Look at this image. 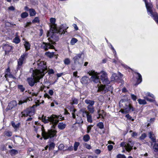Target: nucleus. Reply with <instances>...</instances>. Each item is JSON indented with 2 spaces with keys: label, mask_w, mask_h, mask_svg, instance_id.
Segmentation results:
<instances>
[{
  "label": "nucleus",
  "mask_w": 158,
  "mask_h": 158,
  "mask_svg": "<svg viewBox=\"0 0 158 158\" xmlns=\"http://www.w3.org/2000/svg\"><path fill=\"white\" fill-rule=\"evenodd\" d=\"M99 77H100V79L103 82L104 85L101 84L98 85V87L97 92H99L100 91H104L105 92L108 91V85L109 84V81L108 80L107 74L104 71H102L99 73H98Z\"/></svg>",
  "instance_id": "obj_1"
},
{
  "label": "nucleus",
  "mask_w": 158,
  "mask_h": 158,
  "mask_svg": "<svg viewBox=\"0 0 158 158\" xmlns=\"http://www.w3.org/2000/svg\"><path fill=\"white\" fill-rule=\"evenodd\" d=\"M39 118L41 119L42 121L45 123L50 122L52 124V127L54 128H55L60 120L59 118L57 117V115L55 114H52L48 117H44L43 115L41 117H39Z\"/></svg>",
  "instance_id": "obj_2"
},
{
  "label": "nucleus",
  "mask_w": 158,
  "mask_h": 158,
  "mask_svg": "<svg viewBox=\"0 0 158 158\" xmlns=\"http://www.w3.org/2000/svg\"><path fill=\"white\" fill-rule=\"evenodd\" d=\"M37 64V69H35L33 72L37 73L41 77H43L47 72V66L46 64L44 61H40L38 60L36 63Z\"/></svg>",
  "instance_id": "obj_3"
},
{
  "label": "nucleus",
  "mask_w": 158,
  "mask_h": 158,
  "mask_svg": "<svg viewBox=\"0 0 158 158\" xmlns=\"http://www.w3.org/2000/svg\"><path fill=\"white\" fill-rule=\"evenodd\" d=\"M120 106H122L123 109L121 110V112L123 114H127L131 111H133L135 109L128 102L121 100L119 102Z\"/></svg>",
  "instance_id": "obj_4"
},
{
  "label": "nucleus",
  "mask_w": 158,
  "mask_h": 158,
  "mask_svg": "<svg viewBox=\"0 0 158 158\" xmlns=\"http://www.w3.org/2000/svg\"><path fill=\"white\" fill-rule=\"evenodd\" d=\"M42 135L44 139H46L49 138H52L56 136V131L52 129L48 130L47 132L44 131V127H42Z\"/></svg>",
  "instance_id": "obj_5"
},
{
  "label": "nucleus",
  "mask_w": 158,
  "mask_h": 158,
  "mask_svg": "<svg viewBox=\"0 0 158 158\" xmlns=\"http://www.w3.org/2000/svg\"><path fill=\"white\" fill-rule=\"evenodd\" d=\"M40 105V104L36 103L35 105H33L31 107L22 112V116L26 117L29 116L31 117L35 114L34 108Z\"/></svg>",
  "instance_id": "obj_6"
},
{
  "label": "nucleus",
  "mask_w": 158,
  "mask_h": 158,
  "mask_svg": "<svg viewBox=\"0 0 158 158\" xmlns=\"http://www.w3.org/2000/svg\"><path fill=\"white\" fill-rule=\"evenodd\" d=\"M33 77L28 78L27 79V82L30 86H33L35 84L39 82V80L42 78L41 76L38 75L37 73L33 72Z\"/></svg>",
  "instance_id": "obj_7"
},
{
  "label": "nucleus",
  "mask_w": 158,
  "mask_h": 158,
  "mask_svg": "<svg viewBox=\"0 0 158 158\" xmlns=\"http://www.w3.org/2000/svg\"><path fill=\"white\" fill-rule=\"evenodd\" d=\"M88 74L90 76H92L91 77L90 79L94 83H99V85H101L100 82V79L99 78V76L97 72H95L94 71H89L88 72Z\"/></svg>",
  "instance_id": "obj_8"
},
{
  "label": "nucleus",
  "mask_w": 158,
  "mask_h": 158,
  "mask_svg": "<svg viewBox=\"0 0 158 158\" xmlns=\"http://www.w3.org/2000/svg\"><path fill=\"white\" fill-rule=\"evenodd\" d=\"M66 25L64 24L60 26V27H54V29L52 31V33H59V35L64 34L65 33L66 30L68 28L66 27Z\"/></svg>",
  "instance_id": "obj_9"
},
{
  "label": "nucleus",
  "mask_w": 158,
  "mask_h": 158,
  "mask_svg": "<svg viewBox=\"0 0 158 158\" xmlns=\"http://www.w3.org/2000/svg\"><path fill=\"white\" fill-rule=\"evenodd\" d=\"M82 54V53L79 54L74 57L73 60L75 64L81 66L83 64V61L81 57Z\"/></svg>",
  "instance_id": "obj_10"
},
{
  "label": "nucleus",
  "mask_w": 158,
  "mask_h": 158,
  "mask_svg": "<svg viewBox=\"0 0 158 158\" xmlns=\"http://www.w3.org/2000/svg\"><path fill=\"white\" fill-rule=\"evenodd\" d=\"M28 53L25 52L23 53L20 57L18 61V69H19L20 67L23 64V61L25 60L27 58Z\"/></svg>",
  "instance_id": "obj_11"
},
{
  "label": "nucleus",
  "mask_w": 158,
  "mask_h": 158,
  "mask_svg": "<svg viewBox=\"0 0 158 158\" xmlns=\"http://www.w3.org/2000/svg\"><path fill=\"white\" fill-rule=\"evenodd\" d=\"M51 36L50 38H48V40L51 42L52 44H55V42L59 40V33H54Z\"/></svg>",
  "instance_id": "obj_12"
},
{
  "label": "nucleus",
  "mask_w": 158,
  "mask_h": 158,
  "mask_svg": "<svg viewBox=\"0 0 158 158\" xmlns=\"http://www.w3.org/2000/svg\"><path fill=\"white\" fill-rule=\"evenodd\" d=\"M17 102L15 101H12L9 103L6 110V111L11 110H14V109L17 106Z\"/></svg>",
  "instance_id": "obj_13"
},
{
  "label": "nucleus",
  "mask_w": 158,
  "mask_h": 158,
  "mask_svg": "<svg viewBox=\"0 0 158 158\" xmlns=\"http://www.w3.org/2000/svg\"><path fill=\"white\" fill-rule=\"evenodd\" d=\"M119 75L120 76V77H119L118 76H117L115 73L113 74L110 78L111 81H113L114 80L118 81L119 80H120L122 83H123V81L121 79V78L123 76V75L120 73H119Z\"/></svg>",
  "instance_id": "obj_14"
},
{
  "label": "nucleus",
  "mask_w": 158,
  "mask_h": 158,
  "mask_svg": "<svg viewBox=\"0 0 158 158\" xmlns=\"http://www.w3.org/2000/svg\"><path fill=\"white\" fill-rule=\"evenodd\" d=\"M134 144V142L131 141H129L126 143V146H125V148L127 151L130 152L132 149L133 146Z\"/></svg>",
  "instance_id": "obj_15"
},
{
  "label": "nucleus",
  "mask_w": 158,
  "mask_h": 158,
  "mask_svg": "<svg viewBox=\"0 0 158 158\" xmlns=\"http://www.w3.org/2000/svg\"><path fill=\"white\" fill-rule=\"evenodd\" d=\"M3 48L5 50V53L6 54L7 52H9L12 50L13 47L9 45L8 44H5Z\"/></svg>",
  "instance_id": "obj_16"
},
{
  "label": "nucleus",
  "mask_w": 158,
  "mask_h": 158,
  "mask_svg": "<svg viewBox=\"0 0 158 158\" xmlns=\"http://www.w3.org/2000/svg\"><path fill=\"white\" fill-rule=\"evenodd\" d=\"M98 113L99 117H98V118H103L106 115V113L103 110H99L98 111Z\"/></svg>",
  "instance_id": "obj_17"
},
{
  "label": "nucleus",
  "mask_w": 158,
  "mask_h": 158,
  "mask_svg": "<svg viewBox=\"0 0 158 158\" xmlns=\"http://www.w3.org/2000/svg\"><path fill=\"white\" fill-rule=\"evenodd\" d=\"M50 22L52 24V26H51V29H52V30H54V27H56V25L55 24V23L56 22V19L55 18H52L50 19Z\"/></svg>",
  "instance_id": "obj_18"
},
{
  "label": "nucleus",
  "mask_w": 158,
  "mask_h": 158,
  "mask_svg": "<svg viewBox=\"0 0 158 158\" xmlns=\"http://www.w3.org/2000/svg\"><path fill=\"white\" fill-rule=\"evenodd\" d=\"M89 78L86 76H84L81 79V82L83 84H87Z\"/></svg>",
  "instance_id": "obj_19"
},
{
  "label": "nucleus",
  "mask_w": 158,
  "mask_h": 158,
  "mask_svg": "<svg viewBox=\"0 0 158 158\" xmlns=\"http://www.w3.org/2000/svg\"><path fill=\"white\" fill-rule=\"evenodd\" d=\"M66 125L64 123H59L58 125V128L61 130H63L66 127Z\"/></svg>",
  "instance_id": "obj_20"
},
{
  "label": "nucleus",
  "mask_w": 158,
  "mask_h": 158,
  "mask_svg": "<svg viewBox=\"0 0 158 158\" xmlns=\"http://www.w3.org/2000/svg\"><path fill=\"white\" fill-rule=\"evenodd\" d=\"M85 102L88 105V106H93L94 104V101L86 99L85 101Z\"/></svg>",
  "instance_id": "obj_21"
},
{
  "label": "nucleus",
  "mask_w": 158,
  "mask_h": 158,
  "mask_svg": "<svg viewBox=\"0 0 158 158\" xmlns=\"http://www.w3.org/2000/svg\"><path fill=\"white\" fill-rule=\"evenodd\" d=\"M135 73L137 74L138 75L139 77L137 79V82L135 85H137L142 81V76L140 73Z\"/></svg>",
  "instance_id": "obj_22"
},
{
  "label": "nucleus",
  "mask_w": 158,
  "mask_h": 158,
  "mask_svg": "<svg viewBox=\"0 0 158 158\" xmlns=\"http://www.w3.org/2000/svg\"><path fill=\"white\" fill-rule=\"evenodd\" d=\"M29 13L30 16H34L36 14V12L35 10L32 8H31L30 9Z\"/></svg>",
  "instance_id": "obj_23"
},
{
  "label": "nucleus",
  "mask_w": 158,
  "mask_h": 158,
  "mask_svg": "<svg viewBox=\"0 0 158 158\" xmlns=\"http://www.w3.org/2000/svg\"><path fill=\"white\" fill-rule=\"evenodd\" d=\"M151 16L154 17L155 20L158 23V14L156 13H153L151 14Z\"/></svg>",
  "instance_id": "obj_24"
},
{
  "label": "nucleus",
  "mask_w": 158,
  "mask_h": 158,
  "mask_svg": "<svg viewBox=\"0 0 158 158\" xmlns=\"http://www.w3.org/2000/svg\"><path fill=\"white\" fill-rule=\"evenodd\" d=\"M76 122L75 123L80 124L82 123H83V121L82 120L81 117H77L76 119Z\"/></svg>",
  "instance_id": "obj_25"
},
{
  "label": "nucleus",
  "mask_w": 158,
  "mask_h": 158,
  "mask_svg": "<svg viewBox=\"0 0 158 158\" xmlns=\"http://www.w3.org/2000/svg\"><path fill=\"white\" fill-rule=\"evenodd\" d=\"M20 125V123H18L15 124L14 121H12L11 122L12 126L15 129H16L18 128L19 127Z\"/></svg>",
  "instance_id": "obj_26"
},
{
  "label": "nucleus",
  "mask_w": 158,
  "mask_h": 158,
  "mask_svg": "<svg viewBox=\"0 0 158 158\" xmlns=\"http://www.w3.org/2000/svg\"><path fill=\"white\" fill-rule=\"evenodd\" d=\"M146 7L147 9V11L149 12L150 14H152L153 12L152 10V7L150 5H149L148 3L145 4Z\"/></svg>",
  "instance_id": "obj_27"
},
{
  "label": "nucleus",
  "mask_w": 158,
  "mask_h": 158,
  "mask_svg": "<svg viewBox=\"0 0 158 158\" xmlns=\"http://www.w3.org/2000/svg\"><path fill=\"white\" fill-rule=\"evenodd\" d=\"M149 138L151 139L153 142H156V139L154 135L151 132H150L149 133Z\"/></svg>",
  "instance_id": "obj_28"
},
{
  "label": "nucleus",
  "mask_w": 158,
  "mask_h": 158,
  "mask_svg": "<svg viewBox=\"0 0 158 158\" xmlns=\"http://www.w3.org/2000/svg\"><path fill=\"white\" fill-rule=\"evenodd\" d=\"M26 51H27L30 49V45L28 42L26 41L24 44Z\"/></svg>",
  "instance_id": "obj_29"
},
{
  "label": "nucleus",
  "mask_w": 158,
  "mask_h": 158,
  "mask_svg": "<svg viewBox=\"0 0 158 158\" xmlns=\"http://www.w3.org/2000/svg\"><path fill=\"white\" fill-rule=\"evenodd\" d=\"M88 110L91 113H93L94 112V108L93 106H87Z\"/></svg>",
  "instance_id": "obj_30"
},
{
  "label": "nucleus",
  "mask_w": 158,
  "mask_h": 158,
  "mask_svg": "<svg viewBox=\"0 0 158 158\" xmlns=\"http://www.w3.org/2000/svg\"><path fill=\"white\" fill-rule=\"evenodd\" d=\"M72 102H71V104L72 105H73L74 104H77L78 103V100L75 98H72Z\"/></svg>",
  "instance_id": "obj_31"
},
{
  "label": "nucleus",
  "mask_w": 158,
  "mask_h": 158,
  "mask_svg": "<svg viewBox=\"0 0 158 158\" xmlns=\"http://www.w3.org/2000/svg\"><path fill=\"white\" fill-rule=\"evenodd\" d=\"M28 100H29V101L30 100L29 99V98H25L23 100H21L19 101V105H20L22 104L23 103H24L25 102H27Z\"/></svg>",
  "instance_id": "obj_32"
},
{
  "label": "nucleus",
  "mask_w": 158,
  "mask_h": 158,
  "mask_svg": "<svg viewBox=\"0 0 158 158\" xmlns=\"http://www.w3.org/2000/svg\"><path fill=\"white\" fill-rule=\"evenodd\" d=\"M4 134L5 136H6L8 137H10L12 135V132L9 131H5L4 132Z\"/></svg>",
  "instance_id": "obj_33"
},
{
  "label": "nucleus",
  "mask_w": 158,
  "mask_h": 158,
  "mask_svg": "<svg viewBox=\"0 0 158 158\" xmlns=\"http://www.w3.org/2000/svg\"><path fill=\"white\" fill-rule=\"evenodd\" d=\"M83 139L85 142H88L90 139V137L89 135H85L83 137Z\"/></svg>",
  "instance_id": "obj_34"
},
{
  "label": "nucleus",
  "mask_w": 158,
  "mask_h": 158,
  "mask_svg": "<svg viewBox=\"0 0 158 158\" xmlns=\"http://www.w3.org/2000/svg\"><path fill=\"white\" fill-rule=\"evenodd\" d=\"M10 153L11 155H15L18 153V151L15 149H12L10 151Z\"/></svg>",
  "instance_id": "obj_35"
},
{
  "label": "nucleus",
  "mask_w": 158,
  "mask_h": 158,
  "mask_svg": "<svg viewBox=\"0 0 158 158\" xmlns=\"http://www.w3.org/2000/svg\"><path fill=\"white\" fill-rule=\"evenodd\" d=\"M18 88L22 92H23L25 90V87L22 85H18Z\"/></svg>",
  "instance_id": "obj_36"
},
{
  "label": "nucleus",
  "mask_w": 158,
  "mask_h": 158,
  "mask_svg": "<svg viewBox=\"0 0 158 158\" xmlns=\"http://www.w3.org/2000/svg\"><path fill=\"white\" fill-rule=\"evenodd\" d=\"M87 121L88 122L90 123L92 122V116L90 114H89L87 115Z\"/></svg>",
  "instance_id": "obj_37"
},
{
  "label": "nucleus",
  "mask_w": 158,
  "mask_h": 158,
  "mask_svg": "<svg viewBox=\"0 0 158 158\" xmlns=\"http://www.w3.org/2000/svg\"><path fill=\"white\" fill-rule=\"evenodd\" d=\"M138 101L139 103L140 104H146V102L145 100L139 99L138 100Z\"/></svg>",
  "instance_id": "obj_38"
},
{
  "label": "nucleus",
  "mask_w": 158,
  "mask_h": 158,
  "mask_svg": "<svg viewBox=\"0 0 158 158\" xmlns=\"http://www.w3.org/2000/svg\"><path fill=\"white\" fill-rule=\"evenodd\" d=\"M65 147L64 146L63 144H60L58 147V149L59 150H63L64 151H65L64 150V149L66 148H65Z\"/></svg>",
  "instance_id": "obj_39"
},
{
  "label": "nucleus",
  "mask_w": 158,
  "mask_h": 158,
  "mask_svg": "<svg viewBox=\"0 0 158 158\" xmlns=\"http://www.w3.org/2000/svg\"><path fill=\"white\" fill-rule=\"evenodd\" d=\"M28 16V14L27 12H25L21 14V16L22 18H25Z\"/></svg>",
  "instance_id": "obj_40"
},
{
  "label": "nucleus",
  "mask_w": 158,
  "mask_h": 158,
  "mask_svg": "<svg viewBox=\"0 0 158 158\" xmlns=\"http://www.w3.org/2000/svg\"><path fill=\"white\" fill-rule=\"evenodd\" d=\"M80 143L78 142H75L74 145V149L75 151L77 150L78 147L79 146Z\"/></svg>",
  "instance_id": "obj_41"
},
{
  "label": "nucleus",
  "mask_w": 158,
  "mask_h": 158,
  "mask_svg": "<svg viewBox=\"0 0 158 158\" xmlns=\"http://www.w3.org/2000/svg\"><path fill=\"white\" fill-rule=\"evenodd\" d=\"M64 61V64L66 65H68L70 63V60L69 58L65 59Z\"/></svg>",
  "instance_id": "obj_42"
},
{
  "label": "nucleus",
  "mask_w": 158,
  "mask_h": 158,
  "mask_svg": "<svg viewBox=\"0 0 158 158\" xmlns=\"http://www.w3.org/2000/svg\"><path fill=\"white\" fill-rule=\"evenodd\" d=\"M97 126L99 128L101 129H102L104 127V125L102 123L100 122L98 123L97 125Z\"/></svg>",
  "instance_id": "obj_43"
},
{
  "label": "nucleus",
  "mask_w": 158,
  "mask_h": 158,
  "mask_svg": "<svg viewBox=\"0 0 158 158\" xmlns=\"http://www.w3.org/2000/svg\"><path fill=\"white\" fill-rule=\"evenodd\" d=\"M46 48H47V50L49 49H53L54 48V47L52 45H51L50 43H48Z\"/></svg>",
  "instance_id": "obj_44"
},
{
  "label": "nucleus",
  "mask_w": 158,
  "mask_h": 158,
  "mask_svg": "<svg viewBox=\"0 0 158 158\" xmlns=\"http://www.w3.org/2000/svg\"><path fill=\"white\" fill-rule=\"evenodd\" d=\"M55 144L54 143L52 142L50 143L49 145L48 146L49 150H51L53 149L55 147Z\"/></svg>",
  "instance_id": "obj_45"
},
{
  "label": "nucleus",
  "mask_w": 158,
  "mask_h": 158,
  "mask_svg": "<svg viewBox=\"0 0 158 158\" xmlns=\"http://www.w3.org/2000/svg\"><path fill=\"white\" fill-rule=\"evenodd\" d=\"M20 40L18 37H15L13 39V42L15 44H18L20 42Z\"/></svg>",
  "instance_id": "obj_46"
},
{
  "label": "nucleus",
  "mask_w": 158,
  "mask_h": 158,
  "mask_svg": "<svg viewBox=\"0 0 158 158\" xmlns=\"http://www.w3.org/2000/svg\"><path fill=\"white\" fill-rule=\"evenodd\" d=\"M45 54L47 56L51 58L54 55V53L50 52H47L45 53Z\"/></svg>",
  "instance_id": "obj_47"
},
{
  "label": "nucleus",
  "mask_w": 158,
  "mask_h": 158,
  "mask_svg": "<svg viewBox=\"0 0 158 158\" xmlns=\"http://www.w3.org/2000/svg\"><path fill=\"white\" fill-rule=\"evenodd\" d=\"M77 41V40L76 39L73 38L71 41L70 44L72 45H74Z\"/></svg>",
  "instance_id": "obj_48"
},
{
  "label": "nucleus",
  "mask_w": 158,
  "mask_h": 158,
  "mask_svg": "<svg viewBox=\"0 0 158 158\" xmlns=\"http://www.w3.org/2000/svg\"><path fill=\"white\" fill-rule=\"evenodd\" d=\"M153 148L154 149V151L157 152H158V143H155L153 146Z\"/></svg>",
  "instance_id": "obj_49"
},
{
  "label": "nucleus",
  "mask_w": 158,
  "mask_h": 158,
  "mask_svg": "<svg viewBox=\"0 0 158 158\" xmlns=\"http://www.w3.org/2000/svg\"><path fill=\"white\" fill-rule=\"evenodd\" d=\"M125 117L128 119L131 120L132 121H134V118H132V117L128 114H126L125 116Z\"/></svg>",
  "instance_id": "obj_50"
},
{
  "label": "nucleus",
  "mask_w": 158,
  "mask_h": 158,
  "mask_svg": "<svg viewBox=\"0 0 158 158\" xmlns=\"http://www.w3.org/2000/svg\"><path fill=\"white\" fill-rule=\"evenodd\" d=\"M73 150V147L72 146H70L68 148L66 147V148L64 149L65 151H71Z\"/></svg>",
  "instance_id": "obj_51"
},
{
  "label": "nucleus",
  "mask_w": 158,
  "mask_h": 158,
  "mask_svg": "<svg viewBox=\"0 0 158 158\" xmlns=\"http://www.w3.org/2000/svg\"><path fill=\"white\" fill-rule=\"evenodd\" d=\"M48 43H45L44 42H43V44L44 45H42V46L43 47V48L44 49L45 51L47 50V45Z\"/></svg>",
  "instance_id": "obj_52"
},
{
  "label": "nucleus",
  "mask_w": 158,
  "mask_h": 158,
  "mask_svg": "<svg viewBox=\"0 0 158 158\" xmlns=\"http://www.w3.org/2000/svg\"><path fill=\"white\" fill-rule=\"evenodd\" d=\"M117 158H126L125 155L119 154L117 155L116 156Z\"/></svg>",
  "instance_id": "obj_53"
},
{
  "label": "nucleus",
  "mask_w": 158,
  "mask_h": 158,
  "mask_svg": "<svg viewBox=\"0 0 158 158\" xmlns=\"http://www.w3.org/2000/svg\"><path fill=\"white\" fill-rule=\"evenodd\" d=\"M89 114V113L86 110H84L82 111V115L83 117H85L86 116H87V115Z\"/></svg>",
  "instance_id": "obj_54"
},
{
  "label": "nucleus",
  "mask_w": 158,
  "mask_h": 158,
  "mask_svg": "<svg viewBox=\"0 0 158 158\" xmlns=\"http://www.w3.org/2000/svg\"><path fill=\"white\" fill-rule=\"evenodd\" d=\"M39 21L40 20L39 18V17H37L35 18L34 19L32 20V22L33 23H39Z\"/></svg>",
  "instance_id": "obj_55"
},
{
  "label": "nucleus",
  "mask_w": 158,
  "mask_h": 158,
  "mask_svg": "<svg viewBox=\"0 0 158 158\" xmlns=\"http://www.w3.org/2000/svg\"><path fill=\"white\" fill-rule=\"evenodd\" d=\"M146 136V134L145 133L142 134L139 137V139L141 140L144 139Z\"/></svg>",
  "instance_id": "obj_56"
},
{
  "label": "nucleus",
  "mask_w": 158,
  "mask_h": 158,
  "mask_svg": "<svg viewBox=\"0 0 158 158\" xmlns=\"http://www.w3.org/2000/svg\"><path fill=\"white\" fill-rule=\"evenodd\" d=\"M93 127V126L91 125V126H89L87 127V132L88 133H89L90 132L91 129V127Z\"/></svg>",
  "instance_id": "obj_57"
},
{
  "label": "nucleus",
  "mask_w": 158,
  "mask_h": 158,
  "mask_svg": "<svg viewBox=\"0 0 158 158\" xmlns=\"http://www.w3.org/2000/svg\"><path fill=\"white\" fill-rule=\"evenodd\" d=\"M131 98L134 101H136L137 99V97L134 95V94H131Z\"/></svg>",
  "instance_id": "obj_58"
},
{
  "label": "nucleus",
  "mask_w": 158,
  "mask_h": 158,
  "mask_svg": "<svg viewBox=\"0 0 158 158\" xmlns=\"http://www.w3.org/2000/svg\"><path fill=\"white\" fill-rule=\"evenodd\" d=\"M145 99L148 101H150V102H153L154 101V100L152 99H150L149 98H148V97H146L145 98Z\"/></svg>",
  "instance_id": "obj_59"
},
{
  "label": "nucleus",
  "mask_w": 158,
  "mask_h": 158,
  "mask_svg": "<svg viewBox=\"0 0 158 158\" xmlns=\"http://www.w3.org/2000/svg\"><path fill=\"white\" fill-rule=\"evenodd\" d=\"M147 95L149 96V97H150L153 98H154V95L152 94H151L150 93L148 92V93H147Z\"/></svg>",
  "instance_id": "obj_60"
},
{
  "label": "nucleus",
  "mask_w": 158,
  "mask_h": 158,
  "mask_svg": "<svg viewBox=\"0 0 158 158\" xmlns=\"http://www.w3.org/2000/svg\"><path fill=\"white\" fill-rule=\"evenodd\" d=\"M75 111H76L75 110H74L73 111L72 113L73 117L74 119L76 118V116L74 114V112H75Z\"/></svg>",
  "instance_id": "obj_61"
},
{
  "label": "nucleus",
  "mask_w": 158,
  "mask_h": 158,
  "mask_svg": "<svg viewBox=\"0 0 158 158\" xmlns=\"http://www.w3.org/2000/svg\"><path fill=\"white\" fill-rule=\"evenodd\" d=\"M126 146V144L125 142H122L120 143V146L121 147H124L125 148V146Z\"/></svg>",
  "instance_id": "obj_62"
},
{
  "label": "nucleus",
  "mask_w": 158,
  "mask_h": 158,
  "mask_svg": "<svg viewBox=\"0 0 158 158\" xmlns=\"http://www.w3.org/2000/svg\"><path fill=\"white\" fill-rule=\"evenodd\" d=\"M101 151L100 150L98 149H96L95 151V153L97 154H99L101 152Z\"/></svg>",
  "instance_id": "obj_63"
},
{
  "label": "nucleus",
  "mask_w": 158,
  "mask_h": 158,
  "mask_svg": "<svg viewBox=\"0 0 158 158\" xmlns=\"http://www.w3.org/2000/svg\"><path fill=\"white\" fill-rule=\"evenodd\" d=\"M8 9L13 11L15 10V8L13 6H11L8 8Z\"/></svg>",
  "instance_id": "obj_64"
}]
</instances>
